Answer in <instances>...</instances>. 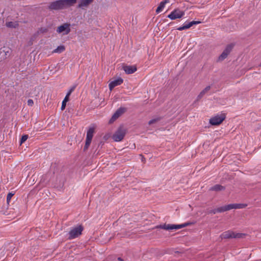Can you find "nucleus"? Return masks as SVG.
<instances>
[{"instance_id":"f03ea898","label":"nucleus","mask_w":261,"mask_h":261,"mask_svg":"<svg viewBox=\"0 0 261 261\" xmlns=\"http://www.w3.org/2000/svg\"><path fill=\"white\" fill-rule=\"evenodd\" d=\"M247 206L246 204H242V203H233L229 204L228 205H226L224 206H222L217 208L211 210L210 211L209 213L211 214H216V213H222L227 211H229L232 209H241L245 208Z\"/></svg>"},{"instance_id":"b1692460","label":"nucleus","mask_w":261,"mask_h":261,"mask_svg":"<svg viewBox=\"0 0 261 261\" xmlns=\"http://www.w3.org/2000/svg\"><path fill=\"white\" fill-rule=\"evenodd\" d=\"M28 138V135H23L22 136L20 141V144H22L23 143H24Z\"/></svg>"},{"instance_id":"6e6552de","label":"nucleus","mask_w":261,"mask_h":261,"mask_svg":"<svg viewBox=\"0 0 261 261\" xmlns=\"http://www.w3.org/2000/svg\"><path fill=\"white\" fill-rule=\"evenodd\" d=\"M225 118V114H218L210 119V123L213 125H219L222 122Z\"/></svg>"},{"instance_id":"4468645a","label":"nucleus","mask_w":261,"mask_h":261,"mask_svg":"<svg viewBox=\"0 0 261 261\" xmlns=\"http://www.w3.org/2000/svg\"><path fill=\"white\" fill-rule=\"evenodd\" d=\"M123 83V80L121 78H118L112 81L109 84V87L110 90L111 91L114 87L117 86L121 85Z\"/></svg>"},{"instance_id":"f257e3e1","label":"nucleus","mask_w":261,"mask_h":261,"mask_svg":"<svg viewBox=\"0 0 261 261\" xmlns=\"http://www.w3.org/2000/svg\"><path fill=\"white\" fill-rule=\"evenodd\" d=\"M77 0H57L50 3L48 6L49 10H60L66 9L73 6Z\"/></svg>"},{"instance_id":"ddd939ff","label":"nucleus","mask_w":261,"mask_h":261,"mask_svg":"<svg viewBox=\"0 0 261 261\" xmlns=\"http://www.w3.org/2000/svg\"><path fill=\"white\" fill-rule=\"evenodd\" d=\"M126 111L124 108H119L112 116L111 121H114Z\"/></svg>"},{"instance_id":"393cba45","label":"nucleus","mask_w":261,"mask_h":261,"mask_svg":"<svg viewBox=\"0 0 261 261\" xmlns=\"http://www.w3.org/2000/svg\"><path fill=\"white\" fill-rule=\"evenodd\" d=\"M14 194L12 193H9L7 196V202L9 204Z\"/></svg>"},{"instance_id":"f8f14e48","label":"nucleus","mask_w":261,"mask_h":261,"mask_svg":"<svg viewBox=\"0 0 261 261\" xmlns=\"http://www.w3.org/2000/svg\"><path fill=\"white\" fill-rule=\"evenodd\" d=\"M93 1L94 0H80L77 7L81 9H84L88 8Z\"/></svg>"},{"instance_id":"bb28decb","label":"nucleus","mask_w":261,"mask_h":261,"mask_svg":"<svg viewBox=\"0 0 261 261\" xmlns=\"http://www.w3.org/2000/svg\"><path fill=\"white\" fill-rule=\"evenodd\" d=\"M27 103H28V105L29 106H32L34 104V101L32 99H29L28 101H27Z\"/></svg>"},{"instance_id":"0eeeda50","label":"nucleus","mask_w":261,"mask_h":261,"mask_svg":"<svg viewBox=\"0 0 261 261\" xmlns=\"http://www.w3.org/2000/svg\"><path fill=\"white\" fill-rule=\"evenodd\" d=\"M70 31V24L68 23H64L59 26L56 30V32L58 34H62L63 35H68Z\"/></svg>"},{"instance_id":"9b49d317","label":"nucleus","mask_w":261,"mask_h":261,"mask_svg":"<svg viewBox=\"0 0 261 261\" xmlns=\"http://www.w3.org/2000/svg\"><path fill=\"white\" fill-rule=\"evenodd\" d=\"M232 48L231 45H228L226 46L225 49L223 50L221 55L218 57L217 61L221 62L225 59L228 55L230 54Z\"/></svg>"},{"instance_id":"c756f323","label":"nucleus","mask_w":261,"mask_h":261,"mask_svg":"<svg viewBox=\"0 0 261 261\" xmlns=\"http://www.w3.org/2000/svg\"><path fill=\"white\" fill-rule=\"evenodd\" d=\"M118 259L119 260H121V258H120V257H119Z\"/></svg>"},{"instance_id":"39448f33","label":"nucleus","mask_w":261,"mask_h":261,"mask_svg":"<svg viewBox=\"0 0 261 261\" xmlns=\"http://www.w3.org/2000/svg\"><path fill=\"white\" fill-rule=\"evenodd\" d=\"M189 224L188 223H185L181 224H164V225H160L156 226V228H160L162 229H164L165 230H172V229H179L182 228H184L187 226H188Z\"/></svg>"},{"instance_id":"aec40b11","label":"nucleus","mask_w":261,"mask_h":261,"mask_svg":"<svg viewBox=\"0 0 261 261\" xmlns=\"http://www.w3.org/2000/svg\"><path fill=\"white\" fill-rule=\"evenodd\" d=\"M65 50V47L64 45H60L57 48L53 51V53H61Z\"/></svg>"},{"instance_id":"7ed1b4c3","label":"nucleus","mask_w":261,"mask_h":261,"mask_svg":"<svg viewBox=\"0 0 261 261\" xmlns=\"http://www.w3.org/2000/svg\"><path fill=\"white\" fill-rule=\"evenodd\" d=\"M84 229L81 225H79L76 227L72 228L68 232V239L72 240L80 236Z\"/></svg>"},{"instance_id":"1a4fd4ad","label":"nucleus","mask_w":261,"mask_h":261,"mask_svg":"<svg viewBox=\"0 0 261 261\" xmlns=\"http://www.w3.org/2000/svg\"><path fill=\"white\" fill-rule=\"evenodd\" d=\"M94 133V127H91L89 128L87 132L86 135V143L85 145L84 146V150L87 149L89 146L90 145V143L91 142L93 134Z\"/></svg>"},{"instance_id":"20e7f679","label":"nucleus","mask_w":261,"mask_h":261,"mask_svg":"<svg viewBox=\"0 0 261 261\" xmlns=\"http://www.w3.org/2000/svg\"><path fill=\"white\" fill-rule=\"evenodd\" d=\"M245 236V234L242 233H237L231 230H227L220 235L222 239H232V238H242Z\"/></svg>"},{"instance_id":"2eb2a0df","label":"nucleus","mask_w":261,"mask_h":261,"mask_svg":"<svg viewBox=\"0 0 261 261\" xmlns=\"http://www.w3.org/2000/svg\"><path fill=\"white\" fill-rule=\"evenodd\" d=\"M123 69L126 74H132L137 70V68L135 66L125 65L123 66Z\"/></svg>"},{"instance_id":"f3484780","label":"nucleus","mask_w":261,"mask_h":261,"mask_svg":"<svg viewBox=\"0 0 261 261\" xmlns=\"http://www.w3.org/2000/svg\"><path fill=\"white\" fill-rule=\"evenodd\" d=\"M192 23L191 22H188V23H185L182 26L178 28L177 29L178 31H182L184 30H187L189 29L192 27Z\"/></svg>"},{"instance_id":"7c9ffc66","label":"nucleus","mask_w":261,"mask_h":261,"mask_svg":"<svg viewBox=\"0 0 261 261\" xmlns=\"http://www.w3.org/2000/svg\"><path fill=\"white\" fill-rule=\"evenodd\" d=\"M142 161H144V158L142 157Z\"/></svg>"},{"instance_id":"c85d7f7f","label":"nucleus","mask_w":261,"mask_h":261,"mask_svg":"<svg viewBox=\"0 0 261 261\" xmlns=\"http://www.w3.org/2000/svg\"><path fill=\"white\" fill-rule=\"evenodd\" d=\"M162 3H164V5L165 6V4L167 3H168V0H164L162 2H161Z\"/></svg>"},{"instance_id":"cd10ccee","label":"nucleus","mask_w":261,"mask_h":261,"mask_svg":"<svg viewBox=\"0 0 261 261\" xmlns=\"http://www.w3.org/2000/svg\"><path fill=\"white\" fill-rule=\"evenodd\" d=\"M191 23H192V25H193L194 24H198L200 23V22L198 21H191Z\"/></svg>"},{"instance_id":"4be33fe9","label":"nucleus","mask_w":261,"mask_h":261,"mask_svg":"<svg viewBox=\"0 0 261 261\" xmlns=\"http://www.w3.org/2000/svg\"><path fill=\"white\" fill-rule=\"evenodd\" d=\"M164 7H165V5H164V3L161 2L159 6L158 7V8L156 9V12L157 13H159L163 10V9L164 8Z\"/></svg>"},{"instance_id":"412c9836","label":"nucleus","mask_w":261,"mask_h":261,"mask_svg":"<svg viewBox=\"0 0 261 261\" xmlns=\"http://www.w3.org/2000/svg\"><path fill=\"white\" fill-rule=\"evenodd\" d=\"M68 100H69V97L65 96L64 100H63V101L62 102V106H61V110L63 111L65 109V107H66V102Z\"/></svg>"},{"instance_id":"423d86ee","label":"nucleus","mask_w":261,"mask_h":261,"mask_svg":"<svg viewBox=\"0 0 261 261\" xmlns=\"http://www.w3.org/2000/svg\"><path fill=\"white\" fill-rule=\"evenodd\" d=\"M125 134V129L123 128L120 127L113 134L112 138L116 142L121 141L124 138Z\"/></svg>"},{"instance_id":"9d476101","label":"nucleus","mask_w":261,"mask_h":261,"mask_svg":"<svg viewBox=\"0 0 261 261\" xmlns=\"http://www.w3.org/2000/svg\"><path fill=\"white\" fill-rule=\"evenodd\" d=\"M185 14L184 12L179 9H175L168 15V17L171 20L181 18Z\"/></svg>"},{"instance_id":"a211bd4d","label":"nucleus","mask_w":261,"mask_h":261,"mask_svg":"<svg viewBox=\"0 0 261 261\" xmlns=\"http://www.w3.org/2000/svg\"><path fill=\"white\" fill-rule=\"evenodd\" d=\"M211 89V87L208 86L206 87L198 95V99H201L204 95Z\"/></svg>"},{"instance_id":"6ab92c4d","label":"nucleus","mask_w":261,"mask_h":261,"mask_svg":"<svg viewBox=\"0 0 261 261\" xmlns=\"http://www.w3.org/2000/svg\"><path fill=\"white\" fill-rule=\"evenodd\" d=\"M6 25L8 28H16L18 26L17 22L9 21L6 22Z\"/></svg>"},{"instance_id":"5701e85b","label":"nucleus","mask_w":261,"mask_h":261,"mask_svg":"<svg viewBox=\"0 0 261 261\" xmlns=\"http://www.w3.org/2000/svg\"><path fill=\"white\" fill-rule=\"evenodd\" d=\"M76 87V85H73V86H72L70 89L69 90L68 92H67V93L66 94V96H67V97H69V96L70 95V94H71V93L75 90V88Z\"/></svg>"},{"instance_id":"dca6fc26","label":"nucleus","mask_w":261,"mask_h":261,"mask_svg":"<svg viewBox=\"0 0 261 261\" xmlns=\"http://www.w3.org/2000/svg\"><path fill=\"white\" fill-rule=\"evenodd\" d=\"M225 189L224 187L220 185H216L210 188L211 191H220Z\"/></svg>"},{"instance_id":"a878e982","label":"nucleus","mask_w":261,"mask_h":261,"mask_svg":"<svg viewBox=\"0 0 261 261\" xmlns=\"http://www.w3.org/2000/svg\"><path fill=\"white\" fill-rule=\"evenodd\" d=\"M160 120V118H155V119H152L151 120H150L149 122H148V124L149 125H151L156 122H158L159 120Z\"/></svg>"}]
</instances>
